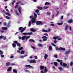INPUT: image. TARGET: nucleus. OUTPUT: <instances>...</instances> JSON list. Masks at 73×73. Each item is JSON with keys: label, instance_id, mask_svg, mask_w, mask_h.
<instances>
[{"label": "nucleus", "instance_id": "nucleus-25", "mask_svg": "<svg viewBox=\"0 0 73 73\" xmlns=\"http://www.w3.org/2000/svg\"><path fill=\"white\" fill-rule=\"evenodd\" d=\"M58 69H59V70H63V69L61 66L59 67L58 68Z\"/></svg>", "mask_w": 73, "mask_h": 73}, {"label": "nucleus", "instance_id": "nucleus-11", "mask_svg": "<svg viewBox=\"0 0 73 73\" xmlns=\"http://www.w3.org/2000/svg\"><path fill=\"white\" fill-rule=\"evenodd\" d=\"M25 28H26V27H25L22 29L20 31V32H21V33H23V32L25 30Z\"/></svg>", "mask_w": 73, "mask_h": 73}, {"label": "nucleus", "instance_id": "nucleus-62", "mask_svg": "<svg viewBox=\"0 0 73 73\" xmlns=\"http://www.w3.org/2000/svg\"><path fill=\"white\" fill-rule=\"evenodd\" d=\"M54 57H55V58H57V55H55L54 56Z\"/></svg>", "mask_w": 73, "mask_h": 73}, {"label": "nucleus", "instance_id": "nucleus-46", "mask_svg": "<svg viewBox=\"0 0 73 73\" xmlns=\"http://www.w3.org/2000/svg\"><path fill=\"white\" fill-rule=\"evenodd\" d=\"M3 51H1V50H0V54H1V55H2L3 54Z\"/></svg>", "mask_w": 73, "mask_h": 73}, {"label": "nucleus", "instance_id": "nucleus-16", "mask_svg": "<svg viewBox=\"0 0 73 73\" xmlns=\"http://www.w3.org/2000/svg\"><path fill=\"white\" fill-rule=\"evenodd\" d=\"M71 51L70 50H67L66 52V54H69L70 53Z\"/></svg>", "mask_w": 73, "mask_h": 73}, {"label": "nucleus", "instance_id": "nucleus-57", "mask_svg": "<svg viewBox=\"0 0 73 73\" xmlns=\"http://www.w3.org/2000/svg\"><path fill=\"white\" fill-rule=\"evenodd\" d=\"M23 29V27H20L19 28V30H21Z\"/></svg>", "mask_w": 73, "mask_h": 73}, {"label": "nucleus", "instance_id": "nucleus-4", "mask_svg": "<svg viewBox=\"0 0 73 73\" xmlns=\"http://www.w3.org/2000/svg\"><path fill=\"white\" fill-rule=\"evenodd\" d=\"M33 33L32 32L31 33H23V35H32Z\"/></svg>", "mask_w": 73, "mask_h": 73}, {"label": "nucleus", "instance_id": "nucleus-5", "mask_svg": "<svg viewBox=\"0 0 73 73\" xmlns=\"http://www.w3.org/2000/svg\"><path fill=\"white\" fill-rule=\"evenodd\" d=\"M56 61H58V62H60V65H62V60H60L59 59H57Z\"/></svg>", "mask_w": 73, "mask_h": 73}, {"label": "nucleus", "instance_id": "nucleus-7", "mask_svg": "<svg viewBox=\"0 0 73 73\" xmlns=\"http://www.w3.org/2000/svg\"><path fill=\"white\" fill-rule=\"evenodd\" d=\"M2 30H3V31H6V30H7V27H3L2 28Z\"/></svg>", "mask_w": 73, "mask_h": 73}, {"label": "nucleus", "instance_id": "nucleus-41", "mask_svg": "<svg viewBox=\"0 0 73 73\" xmlns=\"http://www.w3.org/2000/svg\"><path fill=\"white\" fill-rule=\"evenodd\" d=\"M31 22L29 21V27H31Z\"/></svg>", "mask_w": 73, "mask_h": 73}, {"label": "nucleus", "instance_id": "nucleus-6", "mask_svg": "<svg viewBox=\"0 0 73 73\" xmlns=\"http://www.w3.org/2000/svg\"><path fill=\"white\" fill-rule=\"evenodd\" d=\"M36 62L35 61V60H31L29 62L30 64H32V63H36Z\"/></svg>", "mask_w": 73, "mask_h": 73}, {"label": "nucleus", "instance_id": "nucleus-61", "mask_svg": "<svg viewBox=\"0 0 73 73\" xmlns=\"http://www.w3.org/2000/svg\"><path fill=\"white\" fill-rule=\"evenodd\" d=\"M25 38L26 39H28V38H29V36H25Z\"/></svg>", "mask_w": 73, "mask_h": 73}, {"label": "nucleus", "instance_id": "nucleus-48", "mask_svg": "<svg viewBox=\"0 0 73 73\" xmlns=\"http://www.w3.org/2000/svg\"><path fill=\"white\" fill-rule=\"evenodd\" d=\"M38 46H40L41 47H42V45L41 44H38Z\"/></svg>", "mask_w": 73, "mask_h": 73}, {"label": "nucleus", "instance_id": "nucleus-49", "mask_svg": "<svg viewBox=\"0 0 73 73\" xmlns=\"http://www.w3.org/2000/svg\"><path fill=\"white\" fill-rule=\"evenodd\" d=\"M16 65V64L15 63H11V65H12V66H13L14 65Z\"/></svg>", "mask_w": 73, "mask_h": 73}, {"label": "nucleus", "instance_id": "nucleus-53", "mask_svg": "<svg viewBox=\"0 0 73 73\" xmlns=\"http://www.w3.org/2000/svg\"><path fill=\"white\" fill-rule=\"evenodd\" d=\"M24 57H25L24 56H22L20 57V58H24Z\"/></svg>", "mask_w": 73, "mask_h": 73}, {"label": "nucleus", "instance_id": "nucleus-14", "mask_svg": "<svg viewBox=\"0 0 73 73\" xmlns=\"http://www.w3.org/2000/svg\"><path fill=\"white\" fill-rule=\"evenodd\" d=\"M11 65V63L10 62H7L6 64V66H9Z\"/></svg>", "mask_w": 73, "mask_h": 73}, {"label": "nucleus", "instance_id": "nucleus-13", "mask_svg": "<svg viewBox=\"0 0 73 73\" xmlns=\"http://www.w3.org/2000/svg\"><path fill=\"white\" fill-rule=\"evenodd\" d=\"M12 70V67H9L7 69V72H9V71H11Z\"/></svg>", "mask_w": 73, "mask_h": 73}, {"label": "nucleus", "instance_id": "nucleus-3", "mask_svg": "<svg viewBox=\"0 0 73 73\" xmlns=\"http://www.w3.org/2000/svg\"><path fill=\"white\" fill-rule=\"evenodd\" d=\"M42 38L43 39V42H45V41H47L48 40V37L45 36H42Z\"/></svg>", "mask_w": 73, "mask_h": 73}, {"label": "nucleus", "instance_id": "nucleus-24", "mask_svg": "<svg viewBox=\"0 0 73 73\" xmlns=\"http://www.w3.org/2000/svg\"><path fill=\"white\" fill-rule=\"evenodd\" d=\"M5 14H6V15H7V16H11V14L9 13H5Z\"/></svg>", "mask_w": 73, "mask_h": 73}, {"label": "nucleus", "instance_id": "nucleus-63", "mask_svg": "<svg viewBox=\"0 0 73 73\" xmlns=\"http://www.w3.org/2000/svg\"><path fill=\"white\" fill-rule=\"evenodd\" d=\"M35 59H37V56H35Z\"/></svg>", "mask_w": 73, "mask_h": 73}, {"label": "nucleus", "instance_id": "nucleus-38", "mask_svg": "<svg viewBox=\"0 0 73 73\" xmlns=\"http://www.w3.org/2000/svg\"><path fill=\"white\" fill-rule=\"evenodd\" d=\"M13 42L16 44H17V45L18 44V41H13Z\"/></svg>", "mask_w": 73, "mask_h": 73}, {"label": "nucleus", "instance_id": "nucleus-43", "mask_svg": "<svg viewBox=\"0 0 73 73\" xmlns=\"http://www.w3.org/2000/svg\"><path fill=\"white\" fill-rule=\"evenodd\" d=\"M51 44L52 45V46H56V45L53 43H51Z\"/></svg>", "mask_w": 73, "mask_h": 73}, {"label": "nucleus", "instance_id": "nucleus-12", "mask_svg": "<svg viewBox=\"0 0 73 73\" xmlns=\"http://www.w3.org/2000/svg\"><path fill=\"white\" fill-rule=\"evenodd\" d=\"M48 55L47 54H45L44 57V58L45 59V60H46V59L48 58Z\"/></svg>", "mask_w": 73, "mask_h": 73}, {"label": "nucleus", "instance_id": "nucleus-51", "mask_svg": "<svg viewBox=\"0 0 73 73\" xmlns=\"http://www.w3.org/2000/svg\"><path fill=\"white\" fill-rule=\"evenodd\" d=\"M23 47H21L19 48V49L20 50H21L22 49H23Z\"/></svg>", "mask_w": 73, "mask_h": 73}, {"label": "nucleus", "instance_id": "nucleus-30", "mask_svg": "<svg viewBox=\"0 0 73 73\" xmlns=\"http://www.w3.org/2000/svg\"><path fill=\"white\" fill-rule=\"evenodd\" d=\"M49 8V6H45L44 7V8L45 9H48V8Z\"/></svg>", "mask_w": 73, "mask_h": 73}, {"label": "nucleus", "instance_id": "nucleus-27", "mask_svg": "<svg viewBox=\"0 0 73 73\" xmlns=\"http://www.w3.org/2000/svg\"><path fill=\"white\" fill-rule=\"evenodd\" d=\"M25 36H24L22 37L21 40H25Z\"/></svg>", "mask_w": 73, "mask_h": 73}, {"label": "nucleus", "instance_id": "nucleus-8", "mask_svg": "<svg viewBox=\"0 0 73 73\" xmlns=\"http://www.w3.org/2000/svg\"><path fill=\"white\" fill-rule=\"evenodd\" d=\"M31 22L33 23H34L36 22V19L34 18H33L31 20Z\"/></svg>", "mask_w": 73, "mask_h": 73}, {"label": "nucleus", "instance_id": "nucleus-37", "mask_svg": "<svg viewBox=\"0 0 73 73\" xmlns=\"http://www.w3.org/2000/svg\"><path fill=\"white\" fill-rule=\"evenodd\" d=\"M17 46H19V47H20V46H21V44H20V43L17 44Z\"/></svg>", "mask_w": 73, "mask_h": 73}, {"label": "nucleus", "instance_id": "nucleus-35", "mask_svg": "<svg viewBox=\"0 0 73 73\" xmlns=\"http://www.w3.org/2000/svg\"><path fill=\"white\" fill-rule=\"evenodd\" d=\"M42 32H48V31L46 30L43 29L42 30Z\"/></svg>", "mask_w": 73, "mask_h": 73}, {"label": "nucleus", "instance_id": "nucleus-19", "mask_svg": "<svg viewBox=\"0 0 73 73\" xmlns=\"http://www.w3.org/2000/svg\"><path fill=\"white\" fill-rule=\"evenodd\" d=\"M31 32H35L36 30H34L33 28H31L30 29Z\"/></svg>", "mask_w": 73, "mask_h": 73}, {"label": "nucleus", "instance_id": "nucleus-45", "mask_svg": "<svg viewBox=\"0 0 73 73\" xmlns=\"http://www.w3.org/2000/svg\"><path fill=\"white\" fill-rule=\"evenodd\" d=\"M4 37V36L1 35L0 36V39L3 38Z\"/></svg>", "mask_w": 73, "mask_h": 73}, {"label": "nucleus", "instance_id": "nucleus-52", "mask_svg": "<svg viewBox=\"0 0 73 73\" xmlns=\"http://www.w3.org/2000/svg\"><path fill=\"white\" fill-rule=\"evenodd\" d=\"M53 38L54 39V40H57V38L56 37H53Z\"/></svg>", "mask_w": 73, "mask_h": 73}, {"label": "nucleus", "instance_id": "nucleus-44", "mask_svg": "<svg viewBox=\"0 0 73 73\" xmlns=\"http://www.w3.org/2000/svg\"><path fill=\"white\" fill-rule=\"evenodd\" d=\"M62 24H63V23H58V25H62Z\"/></svg>", "mask_w": 73, "mask_h": 73}, {"label": "nucleus", "instance_id": "nucleus-1", "mask_svg": "<svg viewBox=\"0 0 73 73\" xmlns=\"http://www.w3.org/2000/svg\"><path fill=\"white\" fill-rule=\"evenodd\" d=\"M56 50H65V48L62 47L58 48L56 47L55 48Z\"/></svg>", "mask_w": 73, "mask_h": 73}, {"label": "nucleus", "instance_id": "nucleus-36", "mask_svg": "<svg viewBox=\"0 0 73 73\" xmlns=\"http://www.w3.org/2000/svg\"><path fill=\"white\" fill-rule=\"evenodd\" d=\"M54 65L55 66H57L58 63L57 62H54Z\"/></svg>", "mask_w": 73, "mask_h": 73}, {"label": "nucleus", "instance_id": "nucleus-60", "mask_svg": "<svg viewBox=\"0 0 73 73\" xmlns=\"http://www.w3.org/2000/svg\"><path fill=\"white\" fill-rule=\"evenodd\" d=\"M44 35L45 36H48V35L47 33H45L44 34Z\"/></svg>", "mask_w": 73, "mask_h": 73}, {"label": "nucleus", "instance_id": "nucleus-32", "mask_svg": "<svg viewBox=\"0 0 73 73\" xmlns=\"http://www.w3.org/2000/svg\"><path fill=\"white\" fill-rule=\"evenodd\" d=\"M37 8L38 9H39L40 10H41L42 9V8L40 6H38L37 7Z\"/></svg>", "mask_w": 73, "mask_h": 73}, {"label": "nucleus", "instance_id": "nucleus-9", "mask_svg": "<svg viewBox=\"0 0 73 73\" xmlns=\"http://www.w3.org/2000/svg\"><path fill=\"white\" fill-rule=\"evenodd\" d=\"M26 66L27 67V68H32V69H33V67L29 65H26Z\"/></svg>", "mask_w": 73, "mask_h": 73}, {"label": "nucleus", "instance_id": "nucleus-20", "mask_svg": "<svg viewBox=\"0 0 73 73\" xmlns=\"http://www.w3.org/2000/svg\"><path fill=\"white\" fill-rule=\"evenodd\" d=\"M34 19H36V18H37V14H36V13H34Z\"/></svg>", "mask_w": 73, "mask_h": 73}, {"label": "nucleus", "instance_id": "nucleus-10", "mask_svg": "<svg viewBox=\"0 0 73 73\" xmlns=\"http://www.w3.org/2000/svg\"><path fill=\"white\" fill-rule=\"evenodd\" d=\"M18 9L19 11V14H21V7L20 6L19 8Z\"/></svg>", "mask_w": 73, "mask_h": 73}, {"label": "nucleus", "instance_id": "nucleus-64", "mask_svg": "<svg viewBox=\"0 0 73 73\" xmlns=\"http://www.w3.org/2000/svg\"><path fill=\"white\" fill-rule=\"evenodd\" d=\"M41 73H45V72L42 71V70H41Z\"/></svg>", "mask_w": 73, "mask_h": 73}, {"label": "nucleus", "instance_id": "nucleus-42", "mask_svg": "<svg viewBox=\"0 0 73 73\" xmlns=\"http://www.w3.org/2000/svg\"><path fill=\"white\" fill-rule=\"evenodd\" d=\"M73 65V62H71L70 64V66H72Z\"/></svg>", "mask_w": 73, "mask_h": 73}, {"label": "nucleus", "instance_id": "nucleus-33", "mask_svg": "<svg viewBox=\"0 0 73 73\" xmlns=\"http://www.w3.org/2000/svg\"><path fill=\"white\" fill-rule=\"evenodd\" d=\"M45 5H50V3L49 2H46L45 4Z\"/></svg>", "mask_w": 73, "mask_h": 73}, {"label": "nucleus", "instance_id": "nucleus-17", "mask_svg": "<svg viewBox=\"0 0 73 73\" xmlns=\"http://www.w3.org/2000/svg\"><path fill=\"white\" fill-rule=\"evenodd\" d=\"M29 41L30 42H35V41L33 39H32L29 40Z\"/></svg>", "mask_w": 73, "mask_h": 73}, {"label": "nucleus", "instance_id": "nucleus-56", "mask_svg": "<svg viewBox=\"0 0 73 73\" xmlns=\"http://www.w3.org/2000/svg\"><path fill=\"white\" fill-rule=\"evenodd\" d=\"M18 6H19V5H16L15 6V8H17L18 7Z\"/></svg>", "mask_w": 73, "mask_h": 73}, {"label": "nucleus", "instance_id": "nucleus-2", "mask_svg": "<svg viewBox=\"0 0 73 73\" xmlns=\"http://www.w3.org/2000/svg\"><path fill=\"white\" fill-rule=\"evenodd\" d=\"M36 25H43V24H42V22L40 21H36Z\"/></svg>", "mask_w": 73, "mask_h": 73}, {"label": "nucleus", "instance_id": "nucleus-21", "mask_svg": "<svg viewBox=\"0 0 73 73\" xmlns=\"http://www.w3.org/2000/svg\"><path fill=\"white\" fill-rule=\"evenodd\" d=\"M12 46L13 48H15V47H16V45L15 43H13L12 44Z\"/></svg>", "mask_w": 73, "mask_h": 73}, {"label": "nucleus", "instance_id": "nucleus-50", "mask_svg": "<svg viewBox=\"0 0 73 73\" xmlns=\"http://www.w3.org/2000/svg\"><path fill=\"white\" fill-rule=\"evenodd\" d=\"M6 19H10V18L9 17L6 16Z\"/></svg>", "mask_w": 73, "mask_h": 73}, {"label": "nucleus", "instance_id": "nucleus-18", "mask_svg": "<svg viewBox=\"0 0 73 73\" xmlns=\"http://www.w3.org/2000/svg\"><path fill=\"white\" fill-rule=\"evenodd\" d=\"M73 22V20L72 19L68 20V23H72Z\"/></svg>", "mask_w": 73, "mask_h": 73}, {"label": "nucleus", "instance_id": "nucleus-40", "mask_svg": "<svg viewBox=\"0 0 73 73\" xmlns=\"http://www.w3.org/2000/svg\"><path fill=\"white\" fill-rule=\"evenodd\" d=\"M68 28H69V26L68 25H66V28H65V30H66V29H67Z\"/></svg>", "mask_w": 73, "mask_h": 73}, {"label": "nucleus", "instance_id": "nucleus-55", "mask_svg": "<svg viewBox=\"0 0 73 73\" xmlns=\"http://www.w3.org/2000/svg\"><path fill=\"white\" fill-rule=\"evenodd\" d=\"M33 15H31V16H30V19H32V18H33Z\"/></svg>", "mask_w": 73, "mask_h": 73}, {"label": "nucleus", "instance_id": "nucleus-15", "mask_svg": "<svg viewBox=\"0 0 73 73\" xmlns=\"http://www.w3.org/2000/svg\"><path fill=\"white\" fill-rule=\"evenodd\" d=\"M62 65H61V66H64V67H66V66H67V64L66 63H63L62 64Z\"/></svg>", "mask_w": 73, "mask_h": 73}, {"label": "nucleus", "instance_id": "nucleus-22", "mask_svg": "<svg viewBox=\"0 0 73 73\" xmlns=\"http://www.w3.org/2000/svg\"><path fill=\"white\" fill-rule=\"evenodd\" d=\"M60 36H57V37H56V38L57 39V38H58V40H61V38H60Z\"/></svg>", "mask_w": 73, "mask_h": 73}, {"label": "nucleus", "instance_id": "nucleus-28", "mask_svg": "<svg viewBox=\"0 0 73 73\" xmlns=\"http://www.w3.org/2000/svg\"><path fill=\"white\" fill-rule=\"evenodd\" d=\"M25 72H28V73H31V72L30 71L28 70H25Z\"/></svg>", "mask_w": 73, "mask_h": 73}, {"label": "nucleus", "instance_id": "nucleus-59", "mask_svg": "<svg viewBox=\"0 0 73 73\" xmlns=\"http://www.w3.org/2000/svg\"><path fill=\"white\" fill-rule=\"evenodd\" d=\"M1 32L2 33H4V31L3 30H1Z\"/></svg>", "mask_w": 73, "mask_h": 73}, {"label": "nucleus", "instance_id": "nucleus-54", "mask_svg": "<svg viewBox=\"0 0 73 73\" xmlns=\"http://www.w3.org/2000/svg\"><path fill=\"white\" fill-rule=\"evenodd\" d=\"M47 15H50V13L48 12H47Z\"/></svg>", "mask_w": 73, "mask_h": 73}, {"label": "nucleus", "instance_id": "nucleus-31", "mask_svg": "<svg viewBox=\"0 0 73 73\" xmlns=\"http://www.w3.org/2000/svg\"><path fill=\"white\" fill-rule=\"evenodd\" d=\"M49 50H52V47L51 46H49Z\"/></svg>", "mask_w": 73, "mask_h": 73}, {"label": "nucleus", "instance_id": "nucleus-39", "mask_svg": "<svg viewBox=\"0 0 73 73\" xmlns=\"http://www.w3.org/2000/svg\"><path fill=\"white\" fill-rule=\"evenodd\" d=\"M39 11H40V10H39L36 9L35 10V12L36 13H37L39 12Z\"/></svg>", "mask_w": 73, "mask_h": 73}, {"label": "nucleus", "instance_id": "nucleus-29", "mask_svg": "<svg viewBox=\"0 0 73 73\" xmlns=\"http://www.w3.org/2000/svg\"><path fill=\"white\" fill-rule=\"evenodd\" d=\"M10 23H11V21H9V23H8V24L7 25V27H9V26H10Z\"/></svg>", "mask_w": 73, "mask_h": 73}, {"label": "nucleus", "instance_id": "nucleus-26", "mask_svg": "<svg viewBox=\"0 0 73 73\" xmlns=\"http://www.w3.org/2000/svg\"><path fill=\"white\" fill-rule=\"evenodd\" d=\"M13 72H15V73H17V70H16V69H13Z\"/></svg>", "mask_w": 73, "mask_h": 73}, {"label": "nucleus", "instance_id": "nucleus-47", "mask_svg": "<svg viewBox=\"0 0 73 73\" xmlns=\"http://www.w3.org/2000/svg\"><path fill=\"white\" fill-rule=\"evenodd\" d=\"M24 52H25L24 51H22L21 52V53L22 54H24Z\"/></svg>", "mask_w": 73, "mask_h": 73}, {"label": "nucleus", "instance_id": "nucleus-58", "mask_svg": "<svg viewBox=\"0 0 73 73\" xmlns=\"http://www.w3.org/2000/svg\"><path fill=\"white\" fill-rule=\"evenodd\" d=\"M3 25H4L5 26H6V25H7V23H3Z\"/></svg>", "mask_w": 73, "mask_h": 73}, {"label": "nucleus", "instance_id": "nucleus-34", "mask_svg": "<svg viewBox=\"0 0 73 73\" xmlns=\"http://www.w3.org/2000/svg\"><path fill=\"white\" fill-rule=\"evenodd\" d=\"M48 72V70L46 69V67H44V72Z\"/></svg>", "mask_w": 73, "mask_h": 73}, {"label": "nucleus", "instance_id": "nucleus-23", "mask_svg": "<svg viewBox=\"0 0 73 73\" xmlns=\"http://www.w3.org/2000/svg\"><path fill=\"white\" fill-rule=\"evenodd\" d=\"M40 70H42L44 69V66H40Z\"/></svg>", "mask_w": 73, "mask_h": 73}]
</instances>
